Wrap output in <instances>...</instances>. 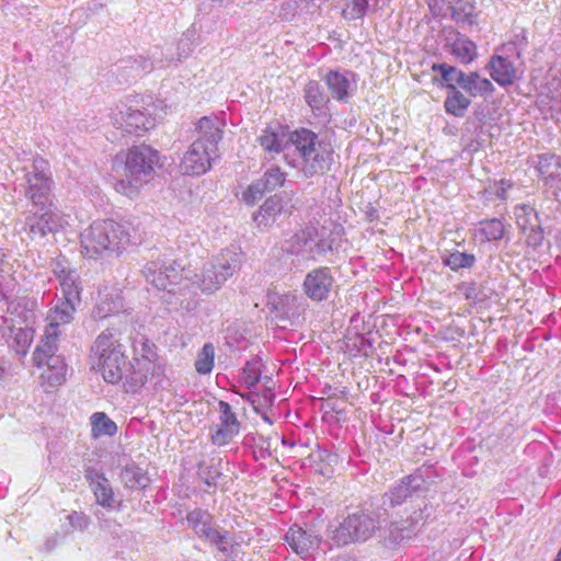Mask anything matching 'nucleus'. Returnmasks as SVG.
Masks as SVG:
<instances>
[{"mask_svg":"<svg viewBox=\"0 0 561 561\" xmlns=\"http://www.w3.org/2000/svg\"><path fill=\"white\" fill-rule=\"evenodd\" d=\"M146 280L158 290L164 291L162 299L169 305H179L191 310L197 305L192 298H186V291H191V271L185 270L176 261H151L144 267Z\"/></svg>","mask_w":561,"mask_h":561,"instance_id":"nucleus-1","label":"nucleus"},{"mask_svg":"<svg viewBox=\"0 0 561 561\" xmlns=\"http://www.w3.org/2000/svg\"><path fill=\"white\" fill-rule=\"evenodd\" d=\"M80 239L82 253L90 259L106 252L119 253L140 240L137 228L130 222L111 219L93 222L81 232Z\"/></svg>","mask_w":561,"mask_h":561,"instance_id":"nucleus-2","label":"nucleus"},{"mask_svg":"<svg viewBox=\"0 0 561 561\" xmlns=\"http://www.w3.org/2000/svg\"><path fill=\"white\" fill-rule=\"evenodd\" d=\"M381 530L378 511L371 505L357 506L336 526L330 527L329 538L337 547L351 543H364Z\"/></svg>","mask_w":561,"mask_h":561,"instance_id":"nucleus-3","label":"nucleus"},{"mask_svg":"<svg viewBox=\"0 0 561 561\" xmlns=\"http://www.w3.org/2000/svg\"><path fill=\"white\" fill-rule=\"evenodd\" d=\"M162 167L159 151L144 144L121 150L112 160V170L127 175L157 174Z\"/></svg>","mask_w":561,"mask_h":561,"instance_id":"nucleus-4","label":"nucleus"},{"mask_svg":"<svg viewBox=\"0 0 561 561\" xmlns=\"http://www.w3.org/2000/svg\"><path fill=\"white\" fill-rule=\"evenodd\" d=\"M110 115L116 128L131 134L153 128L158 119L162 118V108L154 102L142 106V108L119 102L111 108Z\"/></svg>","mask_w":561,"mask_h":561,"instance_id":"nucleus-5","label":"nucleus"},{"mask_svg":"<svg viewBox=\"0 0 561 561\" xmlns=\"http://www.w3.org/2000/svg\"><path fill=\"white\" fill-rule=\"evenodd\" d=\"M290 142L295 146L296 150L300 153L305 162L313 160L311 163V173H324L329 169L327 161L323 157L316 153V145L318 144V135L310 129L299 128L289 134L287 144Z\"/></svg>","mask_w":561,"mask_h":561,"instance_id":"nucleus-6","label":"nucleus"},{"mask_svg":"<svg viewBox=\"0 0 561 561\" xmlns=\"http://www.w3.org/2000/svg\"><path fill=\"white\" fill-rule=\"evenodd\" d=\"M62 222V218L51 208H45L44 210L37 208L35 211H30L25 225L32 239H43L48 233H54L61 228Z\"/></svg>","mask_w":561,"mask_h":561,"instance_id":"nucleus-7","label":"nucleus"},{"mask_svg":"<svg viewBox=\"0 0 561 561\" xmlns=\"http://www.w3.org/2000/svg\"><path fill=\"white\" fill-rule=\"evenodd\" d=\"M214 156L216 152L208 150L202 140H195L182 160V175L205 174L211 167Z\"/></svg>","mask_w":561,"mask_h":561,"instance_id":"nucleus-8","label":"nucleus"},{"mask_svg":"<svg viewBox=\"0 0 561 561\" xmlns=\"http://www.w3.org/2000/svg\"><path fill=\"white\" fill-rule=\"evenodd\" d=\"M333 276L329 267L310 271L304 280V291L313 301H322L329 297L333 286Z\"/></svg>","mask_w":561,"mask_h":561,"instance_id":"nucleus-9","label":"nucleus"},{"mask_svg":"<svg viewBox=\"0 0 561 561\" xmlns=\"http://www.w3.org/2000/svg\"><path fill=\"white\" fill-rule=\"evenodd\" d=\"M219 424L211 433V442L217 446H225L238 435L240 423L237 415L232 412L231 407L226 401H219Z\"/></svg>","mask_w":561,"mask_h":561,"instance_id":"nucleus-10","label":"nucleus"},{"mask_svg":"<svg viewBox=\"0 0 561 561\" xmlns=\"http://www.w3.org/2000/svg\"><path fill=\"white\" fill-rule=\"evenodd\" d=\"M122 332L119 329L107 328L96 337L92 345L93 360L114 356L115 353L125 354L124 345L121 343Z\"/></svg>","mask_w":561,"mask_h":561,"instance_id":"nucleus-11","label":"nucleus"},{"mask_svg":"<svg viewBox=\"0 0 561 561\" xmlns=\"http://www.w3.org/2000/svg\"><path fill=\"white\" fill-rule=\"evenodd\" d=\"M93 368L103 376L108 383H116L123 380L127 370H130L129 362L125 354L115 353L114 356L93 360Z\"/></svg>","mask_w":561,"mask_h":561,"instance_id":"nucleus-12","label":"nucleus"},{"mask_svg":"<svg viewBox=\"0 0 561 561\" xmlns=\"http://www.w3.org/2000/svg\"><path fill=\"white\" fill-rule=\"evenodd\" d=\"M85 479L95 496L96 503L104 508H113L115 499L112 485L103 472L88 468Z\"/></svg>","mask_w":561,"mask_h":561,"instance_id":"nucleus-13","label":"nucleus"},{"mask_svg":"<svg viewBox=\"0 0 561 561\" xmlns=\"http://www.w3.org/2000/svg\"><path fill=\"white\" fill-rule=\"evenodd\" d=\"M285 540L293 551L302 558L309 556L310 552L320 545V538L317 535L297 525L288 529L285 535Z\"/></svg>","mask_w":561,"mask_h":561,"instance_id":"nucleus-14","label":"nucleus"},{"mask_svg":"<svg viewBox=\"0 0 561 561\" xmlns=\"http://www.w3.org/2000/svg\"><path fill=\"white\" fill-rule=\"evenodd\" d=\"M424 479L421 474H411L403 478L400 483L393 486L389 493L385 494V499L392 506L400 505L409 497L417 495L424 489Z\"/></svg>","mask_w":561,"mask_h":561,"instance_id":"nucleus-15","label":"nucleus"},{"mask_svg":"<svg viewBox=\"0 0 561 561\" xmlns=\"http://www.w3.org/2000/svg\"><path fill=\"white\" fill-rule=\"evenodd\" d=\"M26 195L32 201L34 207L50 208L53 201V181L51 178H27Z\"/></svg>","mask_w":561,"mask_h":561,"instance_id":"nucleus-16","label":"nucleus"},{"mask_svg":"<svg viewBox=\"0 0 561 561\" xmlns=\"http://www.w3.org/2000/svg\"><path fill=\"white\" fill-rule=\"evenodd\" d=\"M218 271L215 268L211 262L205 264L201 275L191 274V284L194 285L191 287V291H186V296H195L197 289L204 294H213L224 284L222 280L218 279Z\"/></svg>","mask_w":561,"mask_h":561,"instance_id":"nucleus-17","label":"nucleus"},{"mask_svg":"<svg viewBox=\"0 0 561 561\" xmlns=\"http://www.w3.org/2000/svg\"><path fill=\"white\" fill-rule=\"evenodd\" d=\"M268 307L274 318L278 320H291L299 316L298 298L291 294L270 295Z\"/></svg>","mask_w":561,"mask_h":561,"instance_id":"nucleus-18","label":"nucleus"},{"mask_svg":"<svg viewBox=\"0 0 561 561\" xmlns=\"http://www.w3.org/2000/svg\"><path fill=\"white\" fill-rule=\"evenodd\" d=\"M488 68L492 79L501 87L512 85L517 78L513 62L503 56L491 57Z\"/></svg>","mask_w":561,"mask_h":561,"instance_id":"nucleus-19","label":"nucleus"},{"mask_svg":"<svg viewBox=\"0 0 561 561\" xmlns=\"http://www.w3.org/2000/svg\"><path fill=\"white\" fill-rule=\"evenodd\" d=\"M218 271V279L224 283L241 267V254L234 250L226 249L211 262Z\"/></svg>","mask_w":561,"mask_h":561,"instance_id":"nucleus-20","label":"nucleus"},{"mask_svg":"<svg viewBox=\"0 0 561 561\" xmlns=\"http://www.w3.org/2000/svg\"><path fill=\"white\" fill-rule=\"evenodd\" d=\"M196 129L199 133L196 140H202L208 150L217 153L218 142L222 139L221 128L210 117L204 116L197 122Z\"/></svg>","mask_w":561,"mask_h":561,"instance_id":"nucleus-21","label":"nucleus"},{"mask_svg":"<svg viewBox=\"0 0 561 561\" xmlns=\"http://www.w3.org/2000/svg\"><path fill=\"white\" fill-rule=\"evenodd\" d=\"M122 483L129 490H145L151 483L147 471L135 463L125 466L119 474Z\"/></svg>","mask_w":561,"mask_h":561,"instance_id":"nucleus-22","label":"nucleus"},{"mask_svg":"<svg viewBox=\"0 0 561 561\" xmlns=\"http://www.w3.org/2000/svg\"><path fill=\"white\" fill-rule=\"evenodd\" d=\"M461 89H463L470 96L477 98L492 94L494 85L489 79L482 78L479 72L471 71L463 75Z\"/></svg>","mask_w":561,"mask_h":561,"instance_id":"nucleus-23","label":"nucleus"},{"mask_svg":"<svg viewBox=\"0 0 561 561\" xmlns=\"http://www.w3.org/2000/svg\"><path fill=\"white\" fill-rule=\"evenodd\" d=\"M129 367L130 370L126 371L123 379H125L126 391L136 392L146 383L152 367L142 364L139 358H135V365L129 363Z\"/></svg>","mask_w":561,"mask_h":561,"instance_id":"nucleus-24","label":"nucleus"},{"mask_svg":"<svg viewBox=\"0 0 561 561\" xmlns=\"http://www.w3.org/2000/svg\"><path fill=\"white\" fill-rule=\"evenodd\" d=\"M285 178H260L255 180L243 193L247 204H254L262 198L265 192L273 191L276 186L283 185Z\"/></svg>","mask_w":561,"mask_h":561,"instance_id":"nucleus-25","label":"nucleus"},{"mask_svg":"<svg viewBox=\"0 0 561 561\" xmlns=\"http://www.w3.org/2000/svg\"><path fill=\"white\" fill-rule=\"evenodd\" d=\"M59 331L56 330L55 327H47L44 337L41 341V344L37 345L33 360L38 367H43V360H45L48 356L55 355L57 352V337Z\"/></svg>","mask_w":561,"mask_h":561,"instance_id":"nucleus-26","label":"nucleus"},{"mask_svg":"<svg viewBox=\"0 0 561 561\" xmlns=\"http://www.w3.org/2000/svg\"><path fill=\"white\" fill-rule=\"evenodd\" d=\"M283 208L282 198L278 195H273L267 198L259 211L253 215V220L259 226H268L276 220Z\"/></svg>","mask_w":561,"mask_h":561,"instance_id":"nucleus-27","label":"nucleus"},{"mask_svg":"<svg viewBox=\"0 0 561 561\" xmlns=\"http://www.w3.org/2000/svg\"><path fill=\"white\" fill-rule=\"evenodd\" d=\"M324 81L331 96L337 101L346 102L351 90V81L337 71H329Z\"/></svg>","mask_w":561,"mask_h":561,"instance_id":"nucleus-28","label":"nucleus"},{"mask_svg":"<svg viewBox=\"0 0 561 561\" xmlns=\"http://www.w3.org/2000/svg\"><path fill=\"white\" fill-rule=\"evenodd\" d=\"M55 273L59 277L62 298L69 301H78L80 290L78 286V274L76 271H66L65 268H61L60 271L55 270Z\"/></svg>","mask_w":561,"mask_h":561,"instance_id":"nucleus-29","label":"nucleus"},{"mask_svg":"<svg viewBox=\"0 0 561 561\" xmlns=\"http://www.w3.org/2000/svg\"><path fill=\"white\" fill-rule=\"evenodd\" d=\"M259 144L267 153H279L287 145V138L283 130L276 131L267 127L257 138Z\"/></svg>","mask_w":561,"mask_h":561,"instance_id":"nucleus-30","label":"nucleus"},{"mask_svg":"<svg viewBox=\"0 0 561 561\" xmlns=\"http://www.w3.org/2000/svg\"><path fill=\"white\" fill-rule=\"evenodd\" d=\"M470 103V99L458 90L457 87H451L450 90H447V98L444 104L447 113L461 117L465 115Z\"/></svg>","mask_w":561,"mask_h":561,"instance_id":"nucleus-31","label":"nucleus"},{"mask_svg":"<svg viewBox=\"0 0 561 561\" xmlns=\"http://www.w3.org/2000/svg\"><path fill=\"white\" fill-rule=\"evenodd\" d=\"M43 366L47 367V370L44 373L46 375L47 380L53 386L61 385L65 381L66 377V364L60 355H51L48 356L45 360H43Z\"/></svg>","mask_w":561,"mask_h":561,"instance_id":"nucleus-32","label":"nucleus"},{"mask_svg":"<svg viewBox=\"0 0 561 561\" xmlns=\"http://www.w3.org/2000/svg\"><path fill=\"white\" fill-rule=\"evenodd\" d=\"M535 170L540 175H561V158L546 153L531 159Z\"/></svg>","mask_w":561,"mask_h":561,"instance_id":"nucleus-33","label":"nucleus"},{"mask_svg":"<svg viewBox=\"0 0 561 561\" xmlns=\"http://www.w3.org/2000/svg\"><path fill=\"white\" fill-rule=\"evenodd\" d=\"M92 436H113L117 432V426L104 412H95L91 416Z\"/></svg>","mask_w":561,"mask_h":561,"instance_id":"nucleus-34","label":"nucleus"},{"mask_svg":"<svg viewBox=\"0 0 561 561\" xmlns=\"http://www.w3.org/2000/svg\"><path fill=\"white\" fill-rule=\"evenodd\" d=\"M451 54L465 65L470 64L477 57L476 44L465 37L457 38L451 45Z\"/></svg>","mask_w":561,"mask_h":561,"instance_id":"nucleus-35","label":"nucleus"},{"mask_svg":"<svg viewBox=\"0 0 561 561\" xmlns=\"http://www.w3.org/2000/svg\"><path fill=\"white\" fill-rule=\"evenodd\" d=\"M75 302L76 301L64 299L58 304L48 316L50 321L48 327H55L56 330H58L60 324L69 323L72 319V313L75 312Z\"/></svg>","mask_w":561,"mask_h":561,"instance_id":"nucleus-36","label":"nucleus"},{"mask_svg":"<svg viewBox=\"0 0 561 561\" xmlns=\"http://www.w3.org/2000/svg\"><path fill=\"white\" fill-rule=\"evenodd\" d=\"M451 10V16L457 24L461 26H472L477 23V14L471 3L458 1Z\"/></svg>","mask_w":561,"mask_h":561,"instance_id":"nucleus-37","label":"nucleus"},{"mask_svg":"<svg viewBox=\"0 0 561 561\" xmlns=\"http://www.w3.org/2000/svg\"><path fill=\"white\" fill-rule=\"evenodd\" d=\"M504 225L497 218L482 220L479 224L478 232L483 241H496L504 236Z\"/></svg>","mask_w":561,"mask_h":561,"instance_id":"nucleus-38","label":"nucleus"},{"mask_svg":"<svg viewBox=\"0 0 561 561\" xmlns=\"http://www.w3.org/2000/svg\"><path fill=\"white\" fill-rule=\"evenodd\" d=\"M443 263L450 267L453 271H459L461 268H470L476 263V256L470 253L460 251H454L444 254Z\"/></svg>","mask_w":561,"mask_h":561,"instance_id":"nucleus-39","label":"nucleus"},{"mask_svg":"<svg viewBox=\"0 0 561 561\" xmlns=\"http://www.w3.org/2000/svg\"><path fill=\"white\" fill-rule=\"evenodd\" d=\"M215 347L211 343H206L197 354L195 369L198 374H209L214 368Z\"/></svg>","mask_w":561,"mask_h":561,"instance_id":"nucleus-40","label":"nucleus"},{"mask_svg":"<svg viewBox=\"0 0 561 561\" xmlns=\"http://www.w3.org/2000/svg\"><path fill=\"white\" fill-rule=\"evenodd\" d=\"M114 180L113 185L116 192L130 198L137 196L144 185L141 178H114Z\"/></svg>","mask_w":561,"mask_h":561,"instance_id":"nucleus-41","label":"nucleus"},{"mask_svg":"<svg viewBox=\"0 0 561 561\" xmlns=\"http://www.w3.org/2000/svg\"><path fill=\"white\" fill-rule=\"evenodd\" d=\"M305 99L313 110H320L328 102V96L318 81L308 82L305 88Z\"/></svg>","mask_w":561,"mask_h":561,"instance_id":"nucleus-42","label":"nucleus"},{"mask_svg":"<svg viewBox=\"0 0 561 561\" xmlns=\"http://www.w3.org/2000/svg\"><path fill=\"white\" fill-rule=\"evenodd\" d=\"M263 363L261 358L254 357L248 360L242 369V382L248 387H254L261 378Z\"/></svg>","mask_w":561,"mask_h":561,"instance_id":"nucleus-43","label":"nucleus"},{"mask_svg":"<svg viewBox=\"0 0 561 561\" xmlns=\"http://www.w3.org/2000/svg\"><path fill=\"white\" fill-rule=\"evenodd\" d=\"M433 70H438L442 73L443 80L446 82L447 90L458 84L461 88L465 72L456 67L446 64H435Z\"/></svg>","mask_w":561,"mask_h":561,"instance_id":"nucleus-44","label":"nucleus"},{"mask_svg":"<svg viewBox=\"0 0 561 561\" xmlns=\"http://www.w3.org/2000/svg\"><path fill=\"white\" fill-rule=\"evenodd\" d=\"M415 520L416 519L412 517L410 520L407 519L403 523L391 522L388 528L390 539L394 542H400L410 538L415 529Z\"/></svg>","mask_w":561,"mask_h":561,"instance_id":"nucleus-45","label":"nucleus"},{"mask_svg":"<svg viewBox=\"0 0 561 561\" xmlns=\"http://www.w3.org/2000/svg\"><path fill=\"white\" fill-rule=\"evenodd\" d=\"M95 516L101 531L112 536L121 535L123 525L118 523L114 517L104 512H96Z\"/></svg>","mask_w":561,"mask_h":561,"instance_id":"nucleus-46","label":"nucleus"},{"mask_svg":"<svg viewBox=\"0 0 561 561\" xmlns=\"http://www.w3.org/2000/svg\"><path fill=\"white\" fill-rule=\"evenodd\" d=\"M140 347L135 346V352L137 354L136 358H139L142 364L152 367L156 362L158 355L156 352V345L148 340L140 341Z\"/></svg>","mask_w":561,"mask_h":561,"instance_id":"nucleus-47","label":"nucleus"},{"mask_svg":"<svg viewBox=\"0 0 561 561\" xmlns=\"http://www.w3.org/2000/svg\"><path fill=\"white\" fill-rule=\"evenodd\" d=\"M368 7V0H350L342 10V15L346 20H356L365 15Z\"/></svg>","mask_w":561,"mask_h":561,"instance_id":"nucleus-48","label":"nucleus"},{"mask_svg":"<svg viewBox=\"0 0 561 561\" xmlns=\"http://www.w3.org/2000/svg\"><path fill=\"white\" fill-rule=\"evenodd\" d=\"M198 477L208 485H215L220 472L214 466H206L205 462L198 463Z\"/></svg>","mask_w":561,"mask_h":561,"instance_id":"nucleus-49","label":"nucleus"},{"mask_svg":"<svg viewBox=\"0 0 561 561\" xmlns=\"http://www.w3.org/2000/svg\"><path fill=\"white\" fill-rule=\"evenodd\" d=\"M545 187L549 197L561 202V178H545Z\"/></svg>","mask_w":561,"mask_h":561,"instance_id":"nucleus-50","label":"nucleus"},{"mask_svg":"<svg viewBox=\"0 0 561 561\" xmlns=\"http://www.w3.org/2000/svg\"><path fill=\"white\" fill-rule=\"evenodd\" d=\"M459 291L463 295V297L472 302L479 300L480 289L478 285L473 282L470 283H461L458 287Z\"/></svg>","mask_w":561,"mask_h":561,"instance_id":"nucleus-51","label":"nucleus"},{"mask_svg":"<svg viewBox=\"0 0 561 561\" xmlns=\"http://www.w3.org/2000/svg\"><path fill=\"white\" fill-rule=\"evenodd\" d=\"M187 524L193 529L196 525L202 524L205 520H211V515L207 511L194 510L187 514Z\"/></svg>","mask_w":561,"mask_h":561,"instance_id":"nucleus-52","label":"nucleus"},{"mask_svg":"<svg viewBox=\"0 0 561 561\" xmlns=\"http://www.w3.org/2000/svg\"><path fill=\"white\" fill-rule=\"evenodd\" d=\"M208 540L216 545L218 550H220L224 553H228L229 546H228V531L219 533L217 529L214 531V538H208Z\"/></svg>","mask_w":561,"mask_h":561,"instance_id":"nucleus-53","label":"nucleus"},{"mask_svg":"<svg viewBox=\"0 0 561 561\" xmlns=\"http://www.w3.org/2000/svg\"><path fill=\"white\" fill-rule=\"evenodd\" d=\"M561 82V68H550L546 76V88L558 89Z\"/></svg>","mask_w":561,"mask_h":561,"instance_id":"nucleus-54","label":"nucleus"},{"mask_svg":"<svg viewBox=\"0 0 561 561\" xmlns=\"http://www.w3.org/2000/svg\"><path fill=\"white\" fill-rule=\"evenodd\" d=\"M198 537H203L208 540V538H214V531L216 530L211 526V520H205L193 529Z\"/></svg>","mask_w":561,"mask_h":561,"instance_id":"nucleus-55","label":"nucleus"},{"mask_svg":"<svg viewBox=\"0 0 561 561\" xmlns=\"http://www.w3.org/2000/svg\"><path fill=\"white\" fill-rule=\"evenodd\" d=\"M517 210V217H518V224L525 229L526 225L529 222L528 219H525L523 222H520L522 218L525 216L534 215V217L537 219V214L535 213L534 208L527 205H520L516 208Z\"/></svg>","mask_w":561,"mask_h":561,"instance_id":"nucleus-56","label":"nucleus"},{"mask_svg":"<svg viewBox=\"0 0 561 561\" xmlns=\"http://www.w3.org/2000/svg\"><path fill=\"white\" fill-rule=\"evenodd\" d=\"M69 520L75 528H79L81 530L85 529L88 526V518L84 515L77 512H73L72 514L69 515Z\"/></svg>","mask_w":561,"mask_h":561,"instance_id":"nucleus-57","label":"nucleus"},{"mask_svg":"<svg viewBox=\"0 0 561 561\" xmlns=\"http://www.w3.org/2000/svg\"><path fill=\"white\" fill-rule=\"evenodd\" d=\"M494 185H495L494 194L499 198L505 199L506 198V190L512 186L511 180L502 178L501 181L499 183H495Z\"/></svg>","mask_w":561,"mask_h":561,"instance_id":"nucleus-58","label":"nucleus"},{"mask_svg":"<svg viewBox=\"0 0 561 561\" xmlns=\"http://www.w3.org/2000/svg\"><path fill=\"white\" fill-rule=\"evenodd\" d=\"M317 252L319 254H323L329 250H332V241L321 239L319 242L316 243Z\"/></svg>","mask_w":561,"mask_h":561,"instance_id":"nucleus-59","label":"nucleus"},{"mask_svg":"<svg viewBox=\"0 0 561 561\" xmlns=\"http://www.w3.org/2000/svg\"><path fill=\"white\" fill-rule=\"evenodd\" d=\"M194 38H195V30L187 28L185 32H183L181 39L179 42V46L183 45L184 43H193Z\"/></svg>","mask_w":561,"mask_h":561,"instance_id":"nucleus-60","label":"nucleus"},{"mask_svg":"<svg viewBox=\"0 0 561 561\" xmlns=\"http://www.w3.org/2000/svg\"><path fill=\"white\" fill-rule=\"evenodd\" d=\"M251 539H252L251 536H249L248 534L239 533V534L234 535L233 542L236 545L249 543L251 541Z\"/></svg>","mask_w":561,"mask_h":561,"instance_id":"nucleus-61","label":"nucleus"},{"mask_svg":"<svg viewBox=\"0 0 561 561\" xmlns=\"http://www.w3.org/2000/svg\"><path fill=\"white\" fill-rule=\"evenodd\" d=\"M46 164V162L43 160V159H38V160H35L34 161V167H35V174L36 176H39V175H44V165Z\"/></svg>","mask_w":561,"mask_h":561,"instance_id":"nucleus-62","label":"nucleus"},{"mask_svg":"<svg viewBox=\"0 0 561 561\" xmlns=\"http://www.w3.org/2000/svg\"><path fill=\"white\" fill-rule=\"evenodd\" d=\"M549 93H551V98L552 99H557V98H560L561 100V81H560V87L558 89H552V88H547Z\"/></svg>","mask_w":561,"mask_h":561,"instance_id":"nucleus-63","label":"nucleus"},{"mask_svg":"<svg viewBox=\"0 0 561 561\" xmlns=\"http://www.w3.org/2000/svg\"><path fill=\"white\" fill-rule=\"evenodd\" d=\"M313 231H314L313 228H308L307 230L302 231V236L307 234V239L305 240L306 243H307L308 239H311Z\"/></svg>","mask_w":561,"mask_h":561,"instance_id":"nucleus-64","label":"nucleus"}]
</instances>
